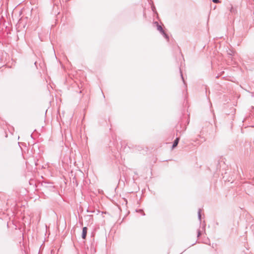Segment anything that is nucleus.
I'll return each mask as SVG.
<instances>
[{"mask_svg":"<svg viewBox=\"0 0 254 254\" xmlns=\"http://www.w3.org/2000/svg\"><path fill=\"white\" fill-rule=\"evenodd\" d=\"M155 23L157 24V30L158 31H159L164 35V36L165 37V38L168 39V38H169L168 36L164 32L162 27L160 25H158V23L157 22H156Z\"/></svg>","mask_w":254,"mask_h":254,"instance_id":"obj_1","label":"nucleus"},{"mask_svg":"<svg viewBox=\"0 0 254 254\" xmlns=\"http://www.w3.org/2000/svg\"><path fill=\"white\" fill-rule=\"evenodd\" d=\"M87 229L86 227H83L82 229V238L85 239L87 234Z\"/></svg>","mask_w":254,"mask_h":254,"instance_id":"obj_2","label":"nucleus"},{"mask_svg":"<svg viewBox=\"0 0 254 254\" xmlns=\"http://www.w3.org/2000/svg\"><path fill=\"white\" fill-rule=\"evenodd\" d=\"M179 141V138H177L175 139V140L174 141V143L173 144V146H172L173 149H174L175 147H176L178 145Z\"/></svg>","mask_w":254,"mask_h":254,"instance_id":"obj_3","label":"nucleus"},{"mask_svg":"<svg viewBox=\"0 0 254 254\" xmlns=\"http://www.w3.org/2000/svg\"><path fill=\"white\" fill-rule=\"evenodd\" d=\"M230 11L231 13H235L236 12L235 9L233 7L232 5H231V7L230 8Z\"/></svg>","mask_w":254,"mask_h":254,"instance_id":"obj_4","label":"nucleus"},{"mask_svg":"<svg viewBox=\"0 0 254 254\" xmlns=\"http://www.w3.org/2000/svg\"><path fill=\"white\" fill-rule=\"evenodd\" d=\"M200 209H199L198 210V218L200 220L201 219V214H200Z\"/></svg>","mask_w":254,"mask_h":254,"instance_id":"obj_5","label":"nucleus"},{"mask_svg":"<svg viewBox=\"0 0 254 254\" xmlns=\"http://www.w3.org/2000/svg\"><path fill=\"white\" fill-rule=\"evenodd\" d=\"M213 2L214 3H218L219 0H212Z\"/></svg>","mask_w":254,"mask_h":254,"instance_id":"obj_6","label":"nucleus"},{"mask_svg":"<svg viewBox=\"0 0 254 254\" xmlns=\"http://www.w3.org/2000/svg\"><path fill=\"white\" fill-rule=\"evenodd\" d=\"M200 234V232H198V236H199Z\"/></svg>","mask_w":254,"mask_h":254,"instance_id":"obj_7","label":"nucleus"}]
</instances>
